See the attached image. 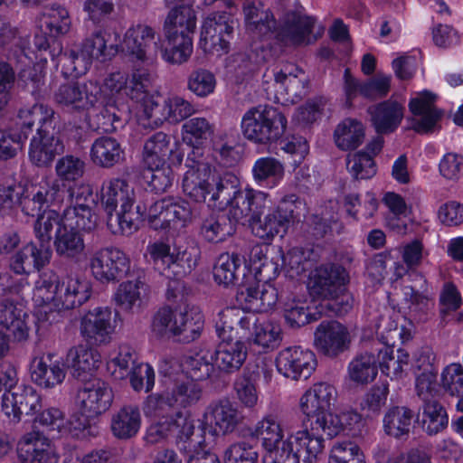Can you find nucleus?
Returning a JSON list of instances; mask_svg holds the SVG:
<instances>
[{"mask_svg":"<svg viewBox=\"0 0 463 463\" xmlns=\"http://www.w3.org/2000/svg\"><path fill=\"white\" fill-rule=\"evenodd\" d=\"M69 204L62 213L44 210L36 219L33 232L40 242L49 244L53 237L56 253L63 258H75L85 250L80 232H91L99 224V216L90 205L93 189L90 184L80 183L67 189Z\"/></svg>","mask_w":463,"mask_h":463,"instance_id":"1","label":"nucleus"},{"mask_svg":"<svg viewBox=\"0 0 463 463\" xmlns=\"http://www.w3.org/2000/svg\"><path fill=\"white\" fill-rule=\"evenodd\" d=\"M91 295L90 282L76 274L60 278L54 271L43 272L33 291L35 315L39 320L51 321L55 314L87 302Z\"/></svg>","mask_w":463,"mask_h":463,"instance_id":"2","label":"nucleus"},{"mask_svg":"<svg viewBox=\"0 0 463 463\" xmlns=\"http://www.w3.org/2000/svg\"><path fill=\"white\" fill-rule=\"evenodd\" d=\"M99 200L107 213L108 229L115 235H130L137 229L136 220L143 216L140 207H136V193L132 184L124 178L105 180L100 187Z\"/></svg>","mask_w":463,"mask_h":463,"instance_id":"3","label":"nucleus"},{"mask_svg":"<svg viewBox=\"0 0 463 463\" xmlns=\"http://www.w3.org/2000/svg\"><path fill=\"white\" fill-rule=\"evenodd\" d=\"M268 193L253 188L239 189V181L232 174H224V181L219 184L212 198L211 207L228 209V219L234 222H252L254 216L263 214L271 206Z\"/></svg>","mask_w":463,"mask_h":463,"instance_id":"4","label":"nucleus"},{"mask_svg":"<svg viewBox=\"0 0 463 463\" xmlns=\"http://www.w3.org/2000/svg\"><path fill=\"white\" fill-rule=\"evenodd\" d=\"M336 401V388L327 382H317L300 396L298 409L307 419L314 420L311 422L313 430L334 435L341 426L337 414L331 410Z\"/></svg>","mask_w":463,"mask_h":463,"instance_id":"5","label":"nucleus"},{"mask_svg":"<svg viewBox=\"0 0 463 463\" xmlns=\"http://www.w3.org/2000/svg\"><path fill=\"white\" fill-rule=\"evenodd\" d=\"M184 168L183 193L194 202L207 203L211 206L213 194L224 181V174H216L203 149H192L186 156Z\"/></svg>","mask_w":463,"mask_h":463,"instance_id":"6","label":"nucleus"},{"mask_svg":"<svg viewBox=\"0 0 463 463\" xmlns=\"http://www.w3.org/2000/svg\"><path fill=\"white\" fill-rule=\"evenodd\" d=\"M247 347L240 337L219 339L210 360L198 355L191 363L193 377L198 380L219 379L221 373L232 374L241 369L247 358Z\"/></svg>","mask_w":463,"mask_h":463,"instance_id":"7","label":"nucleus"},{"mask_svg":"<svg viewBox=\"0 0 463 463\" xmlns=\"http://www.w3.org/2000/svg\"><path fill=\"white\" fill-rule=\"evenodd\" d=\"M160 100L158 93L147 90L137 109V122L142 128L153 129L165 122L177 124L195 113L194 105L182 96L169 94Z\"/></svg>","mask_w":463,"mask_h":463,"instance_id":"8","label":"nucleus"},{"mask_svg":"<svg viewBox=\"0 0 463 463\" xmlns=\"http://www.w3.org/2000/svg\"><path fill=\"white\" fill-rule=\"evenodd\" d=\"M349 276L346 270L335 265L321 266L316 269L311 287L312 293L331 300L328 307L337 316L349 312L354 305V298L347 291Z\"/></svg>","mask_w":463,"mask_h":463,"instance_id":"9","label":"nucleus"},{"mask_svg":"<svg viewBox=\"0 0 463 463\" xmlns=\"http://www.w3.org/2000/svg\"><path fill=\"white\" fill-rule=\"evenodd\" d=\"M287 127V118L277 109L258 106L249 109L242 117L241 130L244 137L254 143L269 144L280 138Z\"/></svg>","mask_w":463,"mask_h":463,"instance_id":"10","label":"nucleus"},{"mask_svg":"<svg viewBox=\"0 0 463 463\" xmlns=\"http://www.w3.org/2000/svg\"><path fill=\"white\" fill-rule=\"evenodd\" d=\"M152 83V75L148 69L133 68L131 79L124 71H113L107 75L101 88V95L109 97L110 102L116 103V99L129 97L141 106L143 98ZM101 100L103 98L101 97Z\"/></svg>","mask_w":463,"mask_h":463,"instance_id":"11","label":"nucleus"},{"mask_svg":"<svg viewBox=\"0 0 463 463\" xmlns=\"http://www.w3.org/2000/svg\"><path fill=\"white\" fill-rule=\"evenodd\" d=\"M146 219L154 230L178 232L192 222L193 210L186 200L168 196L149 206Z\"/></svg>","mask_w":463,"mask_h":463,"instance_id":"12","label":"nucleus"},{"mask_svg":"<svg viewBox=\"0 0 463 463\" xmlns=\"http://www.w3.org/2000/svg\"><path fill=\"white\" fill-rule=\"evenodd\" d=\"M156 37L155 28L146 24H137L126 31L118 48L133 68L147 69L156 61V51L152 50L153 44L157 47Z\"/></svg>","mask_w":463,"mask_h":463,"instance_id":"13","label":"nucleus"},{"mask_svg":"<svg viewBox=\"0 0 463 463\" xmlns=\"http://www.w3.org/2000/svg\"><path fill=\"white\" fill-rule=\"evenodd\" d=\"M301 202L294 194L283 197L279 203L266 214L254 216L250 222L255 236L271 241L277 235L284 236L297 218L296 210Z\"/></svg>","mask_w":463,"mask_h":463,"instance_id":"14","label":"nucleus"},{"mask_svg":"<svg viewBox=\"0 0 463 463\" xmlns=\"http://www.w3.org/2000/svg\"><path fill=\"white\" fill-rule=\"evenodd\" d=\"M89 268L92 277L99 283H115L128 275L131 260L121 249L107 246L91 254Z\"/></svg>","mask_w":463,"mask_h":463,"instance_id":"15","label":"nucleus"},{"mask_svg":"<svg viewBox=\"0 0 463 463\" xmlns=\"http://www.w3.org/2000/svg\"><path fill=\"white\" fill-rule=\"evenodd\" d=\"M234 19L225 11L209 14L203 20L199 45L205 53L220 57L230 49Z\"/></svg>","mask_w":463,"mask_h":463,"instance_id":"16","label":"nucleus"},{"mask_svg":"<svg viewBox=\"0 0 463 463\" xmlns=\"http://www.w3.org/2000/svg\"><path fill=\"white\" fill-rule=\"evenodd\" d=\"M320 430H310L302 425L298 430L289 431L284 441V452L279 463H299L302 457L304 463H314L324 449V439L318 434Z\"/></svg>","mask_w":463,"mask_h":463,"instance_id":"17","label":"nucleus"},{"mask_svg":"<svg viewBox=\"0 0 463 463\" xmlns=\"http://www.w3.org/2000/svg\"><path fill=\"white\" fill-rule=\"evenodd\" d=\"M54 100L69 111H89L101 103V87L94 80L62 84L54 92Z\"/></svg>","mask_w":463,"mask_h":463,"instance_id":"18","label":"nucleus"},{"mask_svg":"<svg viewBox=\"0 0 463 463\" xmlns=\"http://www.w3.org/2000/svg\"><path fill=\"white\" fill-rule=\"evenodd\" d=\"M274 101L281 105L298 102L307 92L308 77L294 64H286L274 72Z\"/></svg>","mask_w":463,"mask_h":463,"instance_id":"19","label":"nucleus"},{"mask_svg":"<svg viewBox=\"0 0 463 463\" xmlns=\"http://www.w3.org/2000/svg\"><path fill=\"white\" fill-rule=\"evenodd\" d=\"M117 323L109 307H96L88 310L80 321L82 337L91 345H106L112 341Z\"/></svg>","mask_w":463,"mask_h":463,"instance_id":"20","label":"nucleus"},{"mask_svg":"<svg viewBox=\"0 0 463 463\" xmlns=\"http://www.w3.org/2000/svg\"><path fill=\"white\" fill-rule=\"evenodd\" d=\"M113 399V391L109 385L100 379H93L79 389L76 404L83 417L95 419L110 408Z\"/></svg>","mask_w":463,"mask_h":463,"instance_id":"21","label":"nucleus"},{"mask_svg":"<svg viewBox=\"0 0 463 463\" xmlns=\"http://www.w3.org/2000/svg\"><path fill=\"white\" fill-rule=\"evenodd\" d=\"M32 382L41 389L51 390L61 385L67 374L61 358L53 353H41L32 357L29 364Z\"/></svg>","mask_w":463,"mask_h":463,"instance_id":"22","label":"nucleus"},{"mask_svg":"<svg viewBox=\"0 0 463 463\" xmlns=\"http://www.w3.org/2000/svg\"><path fill=\"white\" fill-rule=\"evenodd\" d=\"M252 435L259 439L265 450L263 463H279L285 451L284 430L278 415H264L254 426Z\"/></svg>","mask_w":463,"mask_h":463,"instance_id":"23","label":"nucleus"},{"mask_svg":"<svg viewBox=\"0 0 463 463\" xmlns=\"http://www.w3.org/2000/svg\"><path fill=\"white\" fill-rule=\"evenodd\" d=\"M325 27L311 16L292 14L278 33V39L286 46H302L315 43Z\"/></svg>","mask_w":463,"mask_h":463,"instance_id":"24","label":"nucleus"},{"mask_svg":"<svg viewBox=\"0 0 463 463\" xmlns=\"http://www.w3.org/2000/svg\"><path fill=\"white\" fill-rule=\"evenodd\" d=\"M352 343L349 329L338 321H323L314 332V346L327 357H336L347 351Z\"/></svg>","mask_w":463,"mask_h":463,"instance_id":"25","label":"nucleus"},{"mask_svg":"<svg viewBox=\"0 0 463 463\" xmlns=\"http://www.w3.org/2000/svg\"><path fill=\"white\" fill-rule=\"evenodd\" d=\"M317 366L315 354L300 346L282 349L277 355L276 367L284 377L298 381L307 380Z\"/></svg>","mask_w":463,"mask_h":463,"instance_id":"26","label":"nucleus"},{"mask_svg":"<svg viewBox=\"0 0 463 463\" xmlns=\"http://www.w3.org/2000/svg\"><path fill=\"white\" fill-rule=\"evenodd\" d=\"M41 408L42 396L31 385H20L2 396V411L14 423L19 422L23 415L35 414Z\"/></svg>","mask_w":463,"mask_h":463,"instance_id":"27","label":"nucleus"},{"mask_svg":"<svg viewBox=\"0 0 463 463\" xmlns=\"http://www.w3.org/2000/svg\"><path fill=\"white\" fill-rule=\"evenodd\" d=\"M63 199L64 191L61 188L59 182L46 177L41 180L30 195L24 197L19 195L16 202H19L22 212L25 215L34 216L41 215L40 212L44 207L61 203Z\"/></svg>","mask_w":463,"mask_h":463,"instance_id":"28","label":"nucleus"},{"mask_svg":"<svg viewBox=\"0 0 463 463\" xmlns=\"http://www.w3.org/2000/svg\"><path fill=\"white\" fill-rule=\"evenodd\" d=\"M436 95L423 90L416 93L409 102V109L412 115L411 118V128L420 134L434 131L442 117V111L435 106Z\"/></svg>","mask_w":463,"mask_h":463,"instance_id":"29","label":"nucleus"},{"mask_svg":"<svg viewBox=\"0 0 463 463\" xmlns=\"http://www.w3.org/2000/svg\"><path fill=\"white\" fill-rule=\"evenodd\" d=\"M17 453L23 463H57L58 455L51 439L40 430L24 433L17 443Z\"/></svg>","mask_w":463,"mask_h":463,"instance_id":"30","label":"nucleus"},{"mask_svg":"<svg viewBox=\"0 0 463 463\" xmlns=\"http://www.w3.org/2000/svg\"><path fill=\"white\" fill-rule=\"evenodd\" d=\"M241 421L237 407L229 400H219L210 403L201 419L203 430L209 429L219 434L232 432Z\"/></svg>","mask_w":463,"mask_h":463,"instance_id":"31","label":"nucleus"},{"mask_svg":"<svg viewBox=\"0 0 463 463\" xmlns=\"http://www.w3.org/2000/svg\"><path fill=\"white\" fill-rule=\"evenodd\" d=\"M245 290L241 292L240 299L243 308L251 312H268L279 300L278 289L272 283H251V277L243 274Z\"/></svg>","mask_w":463,"mask_h":463,"instance_id":"32","label":"nucleus"},{"mask_svg":"<svg viewBox=\"0 0 463 463\" xmlns=\"http://www.w3.org/2000/svg\"><path fill=\"white\" fill-rule=\"evenodd\" d=\"M0 328L14 341H25L30 334V316L20 304L5 299L0 303Z\"/></svg>","mask_w":463,"mask_h":463,"instance_id":"33","label":"nucleus"},{"mask_svg":"<svg viewBox=\"0 0 463 463\" xmlns=\"http://www.w3.org/2000/svg\"><path fill=\"white\" fill-rule=\"evenodd\" d=\"M63 151L62 141L54 134L53 128H38L31 140L29 157L34 165L47 166Z\"/></svg>","mask_w":463,"mask_h":463,"instance_id":"34","label":"nucleus"},{"mask_svg":"<svg viewBox=\"0 0 463 463\" xmlns=\"http://www.w3.org/2000/svg\"><path fill=\"white\" fill-rule=\"evenodd\" d=\"M370 120L375 132L386 135L394 132L404 117L403 103L390 99L368 109Z\"/></svg>","mask_w":463,"mask_h":463,"instance_id":"35","label":"nucleus"},{"mask_svg":"<svg viewBox=\"0 0 463 463\" xmlns=\"http://www.w3.org/2000/svg\"><path fill=\"white\" fill-rule=\"evenodd\" d=\"M148 294V286L142 279H128L118 285L112 295V301L121 310L136 313L145 307Z\"/></svg>","mask_w":463,"mask_h":463,"instance_id":"36","label":"nucleus"},{"mask_svg":"<svg viewBox=\"0 0 463 463\" xmlns=\"http://www.w3.org/2000/svg\"><path fill=\"white\" fill-rule=\"evenodd\" d=\"M119 33L109 27L99 28L86 37L80 45L94 60L110 61L119 51Z\"/></svg>","mask_w":463,"mask_h":463,"instance_id":"37","label":"nucleus"},{"mask_svg":"<svg viewBox=\"0 0 463 463\" xmlns=\"http://www.w3.org/2000/svg\"><path fill=\"white\" fill-rule=\"evenodd\" d=\"M194 4V0L181 1L170 8L163 24V33L193 36L197 24Z\"/></svg>","mask_w":463,"mask_h":463,"instance_id":"38","label":"nucleus"},{"mask_svg":"<svg viewBox=\"0 0 463 463\" xmlns=\"http://www.w3.org/2000/svg\"><path fill=\"white\" fill-rule=\"evenodd\" d=\"M90 161L101 168H112L125 158L121 143L112 137H99L94 140L90 149Z\"/></svg>","mask_w":463,"mask_h":463,"instance_id":"39","label":"nucleus"},{"mask_svg":"<svg viewBox=\"0 0 463 463\" xmlns=\"http://www.w3.org/2000/svg\"><path fill=\"white\" fill-rule=\"evenodd\" d=\"M215 332L218 339L239 337L234 326H240L243 330H249L255 324L254 317L245 314L236 307H226L220 310L214 319Z\"/></svg>","mask_w":463,"mask_h":463,"instance_id":"40","label":"nucleus"},{"mask_svg":"<svg viewBox=\"0 0 463 463\" xmlns=\"http://www.w3.org/2000/svg\"><path fill=\"white\" fill-rule=\"evenodd\" d=\"M373 351L377 352L378 367L386 376L399 380L406 374L410 355L405 350L398 349L397 357L394 358L392 346L373 341Z\"/></svg>","mask_w":463,"mask_h":463,"instance_id":"41","label":"nucleus"},{"mask_svg":"<svg viewBox=\"0 0 463 463\" xmlns=\"http://www.w3.org/2000/svg\"><path fill=\"white\" fill-rule=\"evenodd\" d=\"M54 114V110L44 104L24 106L17 114L16 125L21 128L19 136L25 140L35 123L39 124V128H52Z\"/></svg>","mask_w":463,"mask_h":463,"instance_id":"42","label":"nucleus"},{"mask_svg":"<svg viewBox=\"0 0 463 463\" xmlns=\"http://www.w3.org/2000/svg\"><path fill=\"white\" fill-rule=\"evenodd\" d=\"M141 422L138 407L125 405L111 415L110 430L113 436L118 439H130L139 432Z\"/></svg>","mask_w":463,"mask_h":463,"instance_id":"43","label":"nucleus"},{"mask_svg":"<svg viewBox=\"0 0 463 463\" xmlns=\"http://www.w3.org/2000/svg\"><path fill=\"white\" fill-rule=\"evenodd\" d=\"M365 138V126L356 118H346L341 120L333 133L334 143L342 151H351L359 147Z\"/></svg>","mask_w":463,"mask_h":463,"instance_id":"44","label":"nucleus"},{"mask_svg":"<svg viewBox=\"0 0 463 463\" xmlns=\"http://www.w3.org/2000/svg\"><path fill=\"white\" fill-rule=\"evenodd\" d=\"M242 260L239 255L224 252L218 256L213 268L214 282L223 288H230L237 284L241 275Z\"/></svg>","mask_w":463,"mask_h":463,"instance_id":"45","label":"nucleus"},{"mask_svg":"<svg viewBox=\"0 0 463 463\" xmlns=\"http://www.w3.org/2000/svg\"><path fill=\"white\" fill-rule=\"evenodd\" d=\"M37 25L50 36H60L69 33L71 21L68 10L60 5L46 7L39 15Z\"/></svg>","mask_w":463,"mask_h":463,"instance_id":"46","label":"nucleus"},{"mask_svg":"<svg viewBox=\"0 0 463 463\" xmlns=\"http://www.w3.org/2000/svg\"><path fill=\"white\" fill-rule=\"evenodd\" d=\"M173 263L165 276L180 278L185 276L196 267L199 250L184 241H175L172 249Z\"/></svg>","mask_w":463,"mask_h":463,"instance_id":"47","label":"nucleus"},{"mask_svg":"<svg viewBox=\"0 0 463 463\" xmlns=\"http://www.w3.org/2000/svg\"><path fill=\"white\" fill-rule=\"evenodd\" d=\"M242 9L245 27L249 33L263 36L275 28L276 22L273 14L269 10H264L260 4L246 1Z\"/></svg>","mask_w":463,"mask_h":463,"instance_id":"48","label":"nucleus"},{"mask_svg":"<svg viewBox=\"0 0 463 463\" xmlns=\"http://www.w3.org/2000/svg\"><path fill=\"white\" fill-rule=\"evenodd\" d=\"M171 156L177 163L183 160V155L175 154L171 146V137L164 132L152 135L144 145V159L147 165L165 163V158Z\"/></svg>","mask_w":463,"mask_h":463,"instance_id":"49","label":"nucleus"},{"mask_svg":"<svg viewBox=\"0 0 463 463\" xmlns=\"http://www.w3.org/2000/svg\"><path fill=\"white\" fill-rule=\"evenodd\" d=\"M177 331L175 336L184 342H191L198 338L203 328V316L194 307L175 309Z\"/></svg>","mask_w":463,"mask_h":463,"instance_id":"50","label":"nucleus"},{"mask_svg":"<svg viewBox=\"0 0 463 463\" xmlns=\"http://www.w3.org/2000/svg\"><path fill=\"white\" fill-rule=\"evenodd\" d=\"M214 125L204 117L187 119L181 128L182 140L193 149H203V146L213 136Z\"/></svg>","mask_w":463,"mask_h":463,"instance_id":"51","label":"nucleus"},{"mask_svg":"<svg viewBox=\"0 0 463 463\" xmlns=\"http://www.w3.org/2000/svg\"><path fill=\"white\" fill-rule=\"evenodd\" d=\"M284 166L274 157L266 156L257 159L252 166L254 181L261 187L274 188L284 177Z\"/></svg>","mask_w":463,"mask_h":463,"instance_id":"52","label":"nucleus"},{"mask_svg":"<svg viewBox=\"0 0 463 463\" xmlns=\"http://www.w3.org/2000/svg\"><path fill=\"white\" fill-rule=\"evenodd\" d=\"M377 352L371 347L356 355L348 365V374L352 381L357 383L372 382L377 375Z\"/></svg>","mask_w":463,"mask_h":463,"instance_id":"53","label":"nucleus"},{"mask_svg":"<svg viewBox=\"0 0 463 463\" xmlns=\"http://www.w3.org/2000/svg\"><path fill=\"white\" fill-rule=\"evenodd\" d=\"M167 46L162 50V59L170 64L186 62L193 52V36L164 33Z\"/></svg>","mask_w":463,"mask_h":463,"instance_id":"54","label":"nucleus"},{"mask_svg":"<svg viewBox=\"0 0 463 463\" xmlns=\"http://www.w3.org/2000/svg\"><path fill=\"white\" fill-rule=\"evenodd\" d=\"M68 365L80 376L82 373L91 372L100 363V354L86 345L71 347L66 355Z\"/></svg>","mask_w":463,"mask_h":463,"instance_id":"55","label":"nucleus"},{"mask_svg":"<svg viewBox=\"0 0 463 463\" xmlns=\"http://www.w3.org/2000/svg\"><path fill=\"white\" fill-rule=\"evenodd\" d=\"M235 232V226L225 215L211 214L203 219L200 233L209 242L224 241Z\"/></svg>","mask_w":463,"mask_h":463,"instance_id":"56","label":"nucleus"},{"mask_svg":"<svg viewBox=\"0 0 463 463\" xmlns=\"http://www.w3.org/2000/svg\"><path fill=\"white\" fill-rule=\"evenodd\" d=\"M34 422L52 432L55 431L61 436L77 435L71 427L65 412L58 407L51 406L36 412Z\"/></svg>","mask_w":463,"mask_h":463,"instance_id":"57","label":"nucleus"},{"mask_svg":"<svg viewBox=\"0 0 463 463\" xmlns=\"http://www.w3.org/2000/svg\"><path fill=\"white\" fill-rule=\"evenodd\" d=\"M85 169L86 164L80 157L66 155L60 157L55 164L57 178L50 179L57 180L63 190L66 184L75 183L80 180L84 175Z\"/></svg>","mask_w":463,"mask_h":463,"instance_id":"58","label":"nucleus"},{"mask_svg":"<svg viewBox=\"0 0 463 463\" xmlns=\"http://www.w3.org/2000/svg\"><path fill=\"white\" fill-rule=\"evenodd\" d=\"M327 463H366L363 449L351 439L335 441L328 451Z\"/></svg>","mask_w":463,"mask_h":463,"instance_id":"59","label":"nucleus"},{"mask_svg":"<svg viewBox=\"0 0 463 463\" xmlns=\"http://www.w3.org/2000/svg\"><path fill=\"white\" fill-rule=\"evenodd\" d=\"M412 411L406 407H392L388 410L383 418V428L385 432L392 437L400 438L409 433Z\"/></svg>","mask_w":463,"mask_h":463,"instance_id":"60","label":"nucleus"},{"mask_svg":"<svg viewBox=\"0 0 463 463\" xmlns=\"http://www.w3.org/2000/svg\"><path fill=\"white\" fill-rule=\"evenodd\" d=\"M421 423L422 429L430 435L442 431L449 423L446 410L437 401L424 403Z\"/></svg>","mask_w":463,"mask_h":463,"instance_id":"61","label":"nucleus"},{"mask_svg":"<svg viewBox=\"0 0 463 463\" xmlns=\"http://www.w3.org/2000/svg\"><path fill=\"white\" fill-rule=\"evenodd\" d=\"M136 364V353L127 345L118 346L117 354L110 355L107 367L116 379H124L128 376L131 368Z\"/></svg>","mask_w":463,"mask_h":463,"instance_id":"62","label":"nucleus"},{"mask_svg":"<svg viewBox=\"0 0 463 463\" xmlns=\"http://www.w3.org/2000/svg\"><path fill=\"white\" fill-rule=\"evenodd\" d=\"M93 60L81 45L65 52L60 58V61L63 63L65 72L74 77L85 74L90 68Z\"/></svg>","mask_w":463,"mask_h":463,"instance_id":"63","label":"nucleus"},{"mask_svg":"<svg viewBox=\"0 0 463 463\" xmlns=\"http://www.w3.org/2000/svg\"><path fill=\"white\" fill-rule=\"evenodd\" d=\"M258 459L257 448L245 440L231 444L223 453V463H257Z\"/></svg>","mask_w":463,"mask_h":463,"instance_id":"64","label":"nucleus"}]
</instances>
